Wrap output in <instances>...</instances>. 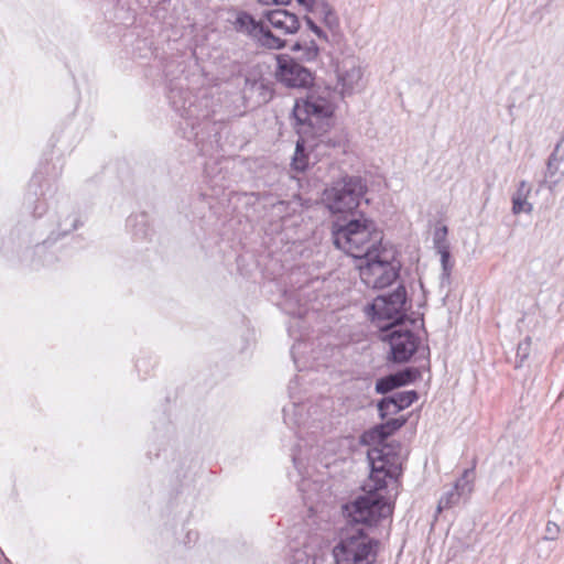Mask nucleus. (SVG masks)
<instances>
[{
  "label": "nucleus",
  "mask_w": 564,
  "mask_h": 564,
  "mask_svg": "<svg viewBox=\"0 0 564 564\" xmlns=\"http://www.w3.org/2000/svg\"><path fill=\"white\" fill-rule=\"evenodd\" d=\"M181 73L169 79L167 98L183 119V137L194 141L198 153L212 156L219 145V127L212 117L219 99H215L216 86H205L209 73Z\"/></svg>",
  "instance_id": "f257e3e1"
},
{
  "label": "nucleus",
  "mask_w": 564,
  "mask_h": 564,
  "mask_svg": "<svg viewBox=\"0 0 564 564\" xmlns=\"http://www.w3.org/2000/svg\"><path fill=\"white\" fill-rule=\"evenodd\" d=\"M348 527L341 529L333 547L336 564H375L380 541L370 536L366 528L377 527L393 513L388 499L379 494L368 492L358 496L343 506Z\"/></svg>",
  "instance_id": "f03ea898"
},
{
  "label": "nucleus",
  "mask_w": 564,
  "mask_h": 564,
  "mask_svg": "<svg viewBox=\"0 0 564 564\" xmlns=\"http://www.w3.org/2000/svg\"><path fill=\"white\" fill-rule=\"evenodd\" d=\"M333 80L324 86L316 83L315 73H274L275 79L291 89H308L305 99L296 100L292 110L295 127H313L333 118L338 100L361 91L365 87L364 73H333Z\"/></svg>",
  "instance_id": "7ed1b4c3"
},
{
  "label": "nucleus",
  "mask_w": 564,
  "mask_h": 564,
  "mask_svg": "<svg viewBox=\"0 0 564 564\" xmlns=\"http://www.w3.org/2000/svg\"><path fill=\"white\" fill-rule=\"evenodd\" d=\"M390 434L378 423L364 431L359 436V443L369 446L367 459L370 466L369 492L377 494L388 486L387 479L398 480L402 475V444L399 441L388 442Z\"/></svg>",
  "instance_id": "20e7f679"
},
{
  "label": "nucleus",
  "mask_w": 564,
  "mask_h": 564,
  "mask_svg": "<svg viewBox=\"0 0 564 564\" xmlns=\"http://www.w3.org/2000/svg\"><path fill=\"white\" fill-rule=\"evenodd\" d=\"M334 246L356 259H365L371 252H381L383 234L377 224L364 213L357 216L341 217L332 223Z\"/></svg>",
  "instance_id": "39448f33"
},
{
  "label": "nucleus",
  "mask_w": 564,
  "mask_h": 564,
  "mask_svg": "<svg viewBox=\"0 0 564 564\" xmlns=\"http://www.w3.org/2000/svg\"><path fill=\"white\" fill-rule=\"evenodd\" d=\"M367 191V184L361 176L345 175L324 189L323 200L332 214L350 218L358 215L356 209Z\"/></svg>",
  "instance_id": "423d86ee"
},
{
  "label": "nucleus",
  "mask_w": 564,
  "mask_h": 564,
  "mask_svg": "<svg viewBox=\"0 0 564 564\" xmlns=\"http://www.w3.org/2000/svg\"><path fill=\"white\" fill-rule=\"evenodd\" d=\"M408 292L403 284L395 290L377 295L365 306V314L378 326L399 327L408 321Z\"/></svg>",
  "instance_id": "0eeeda50"
},
{
  "label": "nucleus",
  "mask_w": 564,
  "mask_h": 564,
  "mask_svg": "<svg viewBox=\"0 0 564 564\" xmlns=\"http://www.w3.org/2000/svg\"><path fill=\"white\" fill-rule=\"evenodd\" d=\"M387 251L371 252L365 265L360 268L362 281L373 289L390 286L400 275L401 263L394 257L388 258Z\"/></svg>",
  "instance_id": "6e6552de"
},
{
  "label": "nucleus",
  "mask_w": 564,
  "mask_h": 564,
  "mask_svg": "<svg viewBox=\"0 0 564 564\" xmlns=\"http://www.w3.org/2000/svg\"><path fill=\"white\" fill-rule=\"evenodd\" d=\"M378 326V339L390 346L388 360L392 364H405L417 351L421 339L411 329Z\"/></svg>",
  "instance_id": "1a4fd4ad"
},
{
  "label": "nucleus",
  "mask_w": 564,
  "mask_h": 564,
  "mask_svg": "<svg viewBox=\"0 0 564 564\" xmlns=\"http://www.w3.org/2000/svg\"><path fill=\"white\" fill-rule=\"evenodd\" d=\"M419 398L420 394L416 390L398 391L383 395L376 404L378 416L383 421L390 415H397L410 408Z\"/></svg>",
  "instance_id": "9d476101"
},
{
  "label": "nucleus",
  "mask_w": 564,
  "mask_h": 564,
  "mask_svg": "<svg viewBox=\"0 0 564 564\" xmlns=\"http://www.w3.org/2000/svg\"><path fill=\"white\" fill-rule=\"evenodd\" d=\"M421 378V371L416 367H405L395 372L388 373L376 380L375 392L387 395L395 390L414 383Z\"/></svg>",
  "instance_id": "9b49d317"
},
{
  "label": "nucleus",
  "mask_w": 564,
  "mask_h": 564,
  "mask_svg": "<svg viewBox=\"0 0 564 564\" xmlns=\"http://www.w3.org/2000/svg\"><path fill=\"white\" fill-rule=\"evenodd\" d=\"M262 73H249L245 76V85L241 94L247 106L259 107L269 102L273 97V89L270 83H267L261 76Z\"/></svg>",
  "instance_id": "f8f14e48"
},
{
  "label": "nucleus",
  "mask_w": 564,
  "mask_h": 564,
  "mask_svg": "<svg viewBox=\"0 0 564 564\" xmlns=\"http://www.w3.org/2000/svg\"><path fill=\"white\" fill-rule=\"evenodd\" d=\"M262 18L283 34H295L301 28L299 17L286 9L265 10Z\"/></svg>",
  "instance_id": "ddd939ff"
},
{
  "label": "nucleus",
  "mask_w": 564,
  "mask_h": 564,
  "mask_svg": "<svg viewBox=\"0 0 564 564\" xmlns=\"http://www.w3.org/2000/svg\"><path fill=\"white\" fill-rule=\"evenodd\" d=\"M236 18L232 21L234 30L237 33L247 35L253 42L261 32L262 21L257 20L251 13L245 10H234Z\"/></svg>",
  "instance_id": "4468645a"
},
{
  "label": "nucleus",
  "mask_w": 564,
  "mask_h": 564,
  "mask_svg": "<svg viewBox=\"0 0 564 564\" xmlns=\"http://www.w3.org/2000/svg\"><path fill=\"white\" fill-rule=\"evenodd\" d=\"M314 123H317V122L314 120ZM313 126H315V124H313ZM296 128H297V133L300 134V138L297 139L296 144H295V151H294V155L292 158L291 165H292L293 170H295L296 172H305L310 164V156H308V152L306 150L305 140L303 137H301V134L307 133L308 130H313L314 127L310 128L308 126H304V127H296Z\"/></svg>",
  "instance_id": "2eb2a0df"
},
{
  "label": "nucleus",
  "mask_w": 564,
  "mask_h": 564,
  "mask_svg": "<svg viewBox=\"0 0 564 564\" xmlns=\"http://www.w3.org/2000/svg\"><path fill=\"white\" fill-rule=\"evenodd\" d=\"M556 155H550L546 162L544 174V183L550 191H553L557 184L564 178V164L556 161Z\"/></svg>",
  "instance_id": "dca6fc26"
},
{
  "label": "nucleus",
  "mask_w": 564,
  "mask_h": 564,
  "mask_svg": "<svg viewBox=\"0 0 564 564\" xmlns=\"http://www.w3.org/2000/svg\"><path fill=\"white\" fill-rule=\"evenodd\" d=\"M254 42L269 50H282L286 46V40L275 35L264 23Z\"/></svg>",
  "instance_id": "f3484780"
},
{
  "label": "nucleus",
  "mask_w": 564,
  "mask_h": 564,
  "mask_svg": "<svg viewBox=\"0 0 564 564\" xmlns=\"http://www.w3.org/2000/svg\"><path fill=\"white\" fill-rule=\"evenodd\" d=\"M527 183L521 181L517 192L512 195V213L519 215L521 213L530 214L533 209L532 204L527 200L529 189L525 191Z\"/></svg>",
  "instance_id": "a211bd4d"
},
{
  "label": "nucleus",
  "mask_w": 564,
  "mask_h": 564,
  "mask_svg": "<svg viewBox=\"0 0 564 564\" xmlns=\"http://www.w3.org/2000/svg\"><path fill=\"white\" fill-rule=\"evenodd\" d=\"M315 12H318L323 23L330 30L339 26L338 17L333 7L326 0H318L315 7Z\"/></svg>",
  "instance_id": "6ab92c4d"
},
{
  "label": "nucleus",
  "mask_w": 564,
  "mask_h": 564,
  "mask_svg": "<svg viewBox=\"0 0 564 564\" xmlns=\"http://www.w3.org/2000/svg\"><path fill=\"white\" fill-rule=\"evenodd\" d=\"M475 468L465 469L463 475L455 481L453 489L458 491L463 499H467L474 490Z\"/></svg>",
  "instance_id": "aec40b11"
},
{
  "label": "nucleus",
  "mask_w": 564,
  "mask_h": 564,
  "mask_svg": "<svg viewBox=\"0 0 564 564\" xmlns=\"http://www.w3.org/2000/svg\"><path fill=\"white\" fill-rule=\"evenodd\" d=\"M292 52H302L301 58L304 61H313L318 55V45L314 40L308 42L296 41L291 46Z\"/></svg>",
  "instance_id": "412c9836"
},
{
  "label": "nucleus",
  "mask_w": 564,
  "mask_h": 564,
  "mask_svg": "<svg viewBox=\"0 0 564 564\" xmlns=\"http://www.w3.org/2000/svg\"><path fill=\"white\" fill-rule=\"evenodd\" d=\"M128 224L133 226V236L139 239H147L150 236L151 228L148 225L147 214H140L128 218Z\"/></svg>",
  "instance_id": "4be33fe9"
},
{
  "label": "nucleus",
  "mask_w": 564,
  "mask_h": 564,
  "mask_svg": "<svg viewBox=\"0 0 564 564\" xmlns=\"http://www.w3.org/2000/svg\"><path fill=\"white\" fill-rule=\"evenodd\" d=\"M441 256V284L451 283V273L453 269V262L451 261V247H442V249L436 250Z\"/></svg>",
  "instance_id": "5701e85b"
},
{
  "label": "nucleus",
  "mask_w": 564,
  "mask_h": 564,
  "mask_svg": "<svg viewBox=\"0 0 564 564\" xmlns=\"http://www.w3.org/2000/svg\"><path fill=\"white\" fill-rule=\"evenodd\" d=\"M531 337L527 336L517 346L514 368H522L531 354Z\"/></svg>",
  "instance_id": "b1692460"
},
{
  "label": "nucleus",
  "mask_w": 564,
  "mask_h": 564,
  "mask_svg": "<svg viewBox=\"0 0 564 564\" xmlns=\"http://www.w3.org/2000/svg\"><path fill=\"white\" fill-rule=\"evenodd\" d=\"M462 498L463 497L458 491H454V489L451 488L448 491L444 492L440 498L437 505V513L442 512V510L444 509H448L457 505Z\"/></svg>",
  "instance_id": "393cba45"
},
{
  "label": "nucleus",
  "mask_w": 564,
  "mask_h": 564,
  "mask_svg": "<svg viewBox=\"0 0 564 564\" xmlns=\"http://www.w3.org/2000/svg\"><path fill=\"white\" fill-rule=\"evenodd\" d=\"M409 421V416L401 415L399 417L386 419L381 423L387 430L388 434L392 436L399 430H401Z\"/></svg>",
  "instance_id": "a878e982"
},
{
  "label": "nucleus",
  "mask_w": 564,
  "mask_h": 564,
  "mask_svg": "<svg viewBox=\"0 0 564 564\" xmlns=\"http://www.w3.org/2000/svg\"><path fill=\"white\" fill-rule=\"evenodd\" d=\"M448 229L446 226H442L435 229L433 235V243L436 250L442 249V247H449V243L446 239Z\"/></svg>",
  "instance_id": "bb28decb"
},
{
  "label": "nucleus",
  "mask_w": 564,
  "mask_h": 564,
  "mask_svg": "<svg viewBox=\"0 0 564 564\" xmlns=\"http://www.w3.org/2000/svg\"><path fill=\"white\" fill-rule=\"evenodd\" d=\"M303 20L308 30L312 31L318 39L325 41L328 40L326 32L321 26H318L310 15H304Z\"/></svg>",
  "instance_id": "cd10ccee"
},
{
  "label": "nucleus",
  "mask_w": 564,
  "mask_h": 564,
  "mask_svg": "<svg viewBox=\"0 0 564 564\" xmlns=\"http://www.w3.org/2000/svg\"><path fill=\"white\" fill-rule=\"evenodd\" d=\"M545 532L544 540L555 541L560 533V527L553 521H547Z\"/></svg>",
  "instance_id": "c85d7f7f"
},
{
  "label": "nucleus",
  "mask_w": 564,
  "mask_h": 564,
  "mask_svg": "<svg viewBox=\"0 0 564 564\" xmlns=\"http://www.w3.org/2000/svg\"><path fill=\"white\" fill-rule=\"evenodd\" d=\"M564 138L555 145L554 150L550 155H556L555 162H562L564 164V147H563Z\"/></svg>",
  "instance_id": "c756f323"
},
{
  "label": "nucleus",
  "mask_w": 564,
  "mask_h": 564,
  "mask_svg": "<svg viewBox=\"0 0 564 564\" xmlns=\"http://www.w3.org/2000/svg\"><path fill=\"white\" fill-rule=\"evenodd\" d=\"M296 2L299 6L303 7L306 12L313 13L315 12L318 0H296Z\"/></svg>",
  "instance_id": "7c9ffc66"
},
{
  "label": "nucleus",
  "mask_w": 564,
  "mask_h": 564,
  "mask_svg": "<svg viewBox=\"0 0 564 564\" xmlns=\"http://www.w3.org/2000/svg\"><path fill=\"white\" fill-rule=\"evenodd\" d=\"M321 142L325 143L332 148H340L343 145V139L340 137L330 138L328 135H323V139L321 140Z\"/></svg>",
  "instance_id": "2f4dec72"
},
{
  "label": "nucleus",
  "mask_w": 564,
  "mask_h": 564,
  "mask_svg": "<svg viewBox=\"0 0 564 564\" xmlns=\"http://www.w3.org/2000/svg\"><path fill=\"white\" fill-rule=\"evenodd\" d=\"M257 2L261 6L270 7V6H289L292 3V0H257Z\"/></svg>",
  "instance_id": "473e14b6"
},
{
  "label": "nucleus",
  "mask_w": 564,
  "mask_h": 564,
  "mask_svg": "<svg viewBox=\"0 0 564 564\" xmlns=\"http://www.w3.org/2000/svg\"><path fill=\"white\" fill-rule=\"evenodd\" d=\"M80 221L77 217H74L69 228H63L62 227V224L58 225L59 229H61V234L59 236H65L67 235L68 232H70L72 230H75L77 229V227L79 226Z\"/></svg>",
  "instance_id": "72a5a7b5"
},
{
  "label": "nucleus",
  "mask_w": 564,
  "mask_h": 564,
  "mask_svg": "<svg viewBox=\"0 0 564 564\" xmlns=\"http://www.w3.org/2000/svg\"><path fill=\"white\" fill-rule=\"evenodd\" d=\"M46 209L47 207L44 203H39L34 206L32 214L35 218H37L43 216L46 213Z\"/></svg>",
  "instance_id": "f704fd0d"
},
{
  "label": "nucleus",
  "mask_w": 564,
  "mask_h": 564,
  "mask_svg": "<svg viewBox=\"0 0 564 564\" xmlns=\"http://www.w3.org/2000/svg\"><path fill=\"white\" fill-rule=\"evenodd\" d=\"M275 70H301V72H304V70H310V69L307 67H305V66H297L296 68H294V67H286L280 61H278V65H276V69Z\"/></svg>",
  "instance_id": "c9c22d12"
},
{
  "label": "nucleus",
  "mask_w": 564,
  "mask_h": 564,
  "mask_svg": "<svg viewBox=\"0 0 564 564\" xmlns=\"http://www.w3.org/2000/svg\"><path fill=\"white\" fill-rule=\"evenodd\" d=\"M46 242H47V241H44L41 246H40V245H37V246H36V250L39 251V250L43 249Z\"/></svg>",
  "instance_id": "e433bc0d"
},
{
  "label": "nucleus",
  "mask_w": 564,
  "mask_h": 564,
  "mask_svg": "<svg viewBox=\"0 0 564 564\" xmlns=\"http://www.w3.org/2000/svg\"><path fill=\"white\" fill-rule=\"evenodd\" d=\"M293 463H294V466H295L296 468H299V467H297V459H296V457H295V456H293Z\"/></svg>",
  "instance_id": "4c0bfd02"
}]
</instances>
